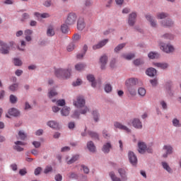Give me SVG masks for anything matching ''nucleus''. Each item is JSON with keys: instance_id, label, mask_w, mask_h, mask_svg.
<instances>
[{"instance_id": "obj_1", "label": "nucleus", "mask_w": 181, "mask_h": 181, "mask_svg": "<svg viewBox=\"0 0 181 181\" xmlns=\"http://www.w3.org/2000/svg\"><path fill=\"white\" fill-rule=\"evenodd\" d=\"M117 172L121 178L117 177L114 171L109 173V176L112 181H128V171L125 168H119ZM122 179V180H121Z\"/></svg>"}, {"instance_id": "obj_2", "label": "nucleus", "mask_w": 181, "mask_h": 181, "mask_svg": "<svg viewBox=\"0 0 181 181\" xmlns=\"http://www.w3.org/2000/svg\"><path fill=\"white\" fill-rule=\"evenodd\" d=\"M158 45L160 50L164 52V53H173L175 52V47L170 43H165L163 41H158Z\"/></svg>"}, {"instance_id": "obj_3", "label": "nucleus", "mask_w": 181, "mask_h": 181, "mask_svg": "<svg viewBox=\"0 0 181 181\" xmlns=\"http://www.w3.org/2000/svg\"><path fill=\"white\" fill-rule=\"evenodd\" d=\"M90 112V109L88 107H84V108L80 109L79 111L76 110L73 112L71 117L74 118V119H80V115H86L87 112Z\"/></svg>"}, {"instance_id": "obj_4", "label": "nucleus", "mask_w": 181, "mask_h": 181, "mask_svg": "<svg viewBox=\"0 0 181 181\" xmlns=\"http://www.w3.org/2000/svg\"><path fill=\"white\" fill-rule=\"evenodd\" d=\"M73 105L76 108H80L81 110L84 108V107H87L86 106V99L84 98V96H77L76 99L73 101Z\"/></svg>"}, {"instance_id": "obj_5", "label": "nucleus", "mask_w": 181, "mask_h": 181, "mask_svg": "<svg viewBox=\"0 0 181 181\" xmlns=\"http://www.w3.org/2000/svg\"><path fill=\"white\" fill-rule=\"evenodd\" d=\"M138 16V13L136 11H133L129 14L127 18V23L129 26L131 28H134L135 26V23H136V18Z\"/></svg>"}, {"instance_id": "obj_6", "label": "nucleus", "mask_w": 181, "mask_h": 181, "mask_svg": "<svg viewBox=\"0 0 181 181\" xmlns=\"http://www.w3.org/2000/svg\"><path fill=\"white\" fill-rule=\"evenodd\" d=\"M160 25L163 28H173L175 26V21L172 18H167L160 21Z\"/></svg>"}, {"instance_id": "obj_7", "label": "nucleus", "mask_w": 181, "mask_h": 181, "mask_svg": "<svg viewBox=\"0 0 181 181\" xmlns=\"http://www.w3.org/2000/svg\"><path fill=\"white\" fill-rule=\"evenodd\" d=\"M76 21H77V14L75 13H69L67 16L66 23V25H74Z\"/></svg>"}, {"instance_id": "obj_8", "label": "nucleus", "mask_w": 181, "mask_h": 181, "mask_svg": "<svg viewBox=\"0 0 181 181\" xmlns=\"http://www.w3.org/2000/svg\"><path fill=\"white\" fill-rule=\"evenodd\" d=\"M146 18L149 22L151 28H153L154 29H156L158 28V21H156V18L151 14H147L146 16Z\"/></svg>"}, {"instance_id": "obj_9", "label": "nucleus", "mask_w": 181, "mask_h": 181, "mask_svg": "<svg viewBox=\"0 0 181 181\" xmlns=\"http://www.w3.org/2000/svg\"><path fill=\"white\" fill-rule=\"evenodd\" d=\"M163 149L165 151V153L163 154V158H166L169 155L173 154V147L170 144L164 145Z\"/></svg>"}, {"instance_id": "obj_10", "label": "nucleus", "mask_w": 181, "mask_h": 181, "mask_svg": "<svg viewBox=\"0 0 181 181\" xmlns=\"http://www.w3.org/2000/svg\"><path fill=\"white\" fill-rule=\"evenodd\" d=\"M14 144L15 145L13 146V149H14V151H16L17 152L23 151L24 148H22L21 146H25V145H26V143L21 141H17L14 142Z\"/></svg>"}, {"instance_id": "obj_11", "label": "nucleus", "mask_w": 181, "mask_h": 181, "mask_svg": "<svg viewBox=\"0 0 181 181\" xmlns=\"http://www.w3.org/2000/svg\"><path fill=\"white\" fill-rule=\"evenodd\" d=\"M47 95L49 100H53L54 97H57L59 93L57 92V90H56V87L49 88Z\"/></svg>"}, {"instance_id": "obj_12", "label": "nucleus", "mask_w": 181, "mask_h": 181, "mask_svg": "<svg viewBox=\"0 0 181 181\" xmlns=\"http://www.w3.org/2000/svg\"><path fill=\"white\" fill-rule=\"evenodd\" d=\"M136 84H138V78H130L125 81L126 87H136Z\"/></svg>"}, {"instance_id": "obj_13", "label": "nucleus", "mask_w": 181, "mask_h": 181, "mask_svg": "<svg viewBox=\"0 0 181 181\" xmlns=\"http://www.w3.org/2000/svg\"><path fill=\"white\" fill-rule=\"evenodd\" d=\"M128 158L130 163H132L133 166L138 163V158H136V155H135L134 152L129 151Z\"/></svg>"}, {"instance_id": "obj_14", "label": "nucleus", "mask_w": 181, "mask_h": 181, "mask_svg": "<svg viewBox=\"0 0 181 181\" xmlns=\"http://www.w3.org/2000/svg\"><path fill=\"white\" fill-rule=\"evenodd\" d=\"M132 127H134V128H136V129H142L143 128L142 122H141V119H139V118H134L132 120Z\"/></svg>"}, {"instance_id": "obj_15", "label": "nucleus", "mask_w": 181, "mask_h": 181, "mask_svg": "<svg viewBox=\"0 0 181 181\" xmlns=\"http://www.w3.org/2000/svg\"><path fill=\"white\" fill-rule=\"evenodd\" d=\"M107 43H108V39H105L100 41L99 42H98L92 47L93 50H98V49L104 47V46H105Z\"/></svg>"}, {"instance_id": "obj_16", "label": "nucleus", "mask_w": 181, "mask_h": 181, "mask_svg": "<svg viewBox=\"0 0 181 181\" xmlns=\"http://www.w3.org/2000/svg\"><path fill=\"white\" fill-rule=\"evenodd\" d=\"M114 127L115 128H117L118 129H121L122 131H126V132H131V129L129 128H128V127L122 124L120 122H115L114 123Z\"/></svg>"}, {"instance_id": "obj_17", "label": "nucleus", "mask_w": 181, "mask_h": 181, "mask_svg": "<svg viewBox=\"0 0 181 181\" xmlns=\"http://www.w3.org/2000/svg\"><path fill=\"white\" fill-rule=\"evenodd\" d=\"M0 52L2 54H8L9 53V45L8 44L4 42H0Z\"/></svg>"}, {"instance_id": "obj_18", "label": "nucleus", "mask_w": 181, "mask_h": 181, "mask_svg": "<svg viewBox=\"0 0 181 181\" xmlns=\"http://www.w3.org/2000/svg\"><path fill=\"white\" fill-rule=\"evenodd\" d=\"M87 148L88 149L89 152L91 153H95L97 152V148L95 147V144L93 141H89L86 144Z\"/></svg>"}, {"instance_id": "obj_19", "label": "nucleus", "mask_w": 181, "mask_h": 181, "mask_svg": "<svg viewBox=\"0 0 181 181\" xmlns=\"http://www.w3.org/2000/svg\"><path fill=\"white\" fill-rule=\"evenodd\" d=\"M107 62H108V57L107 55H103L100 58L101 70H105V66H107Z\"/></svg>"}, {"instance_id": "obj_20", "label": "nucleus", "mask_w": 181, "mask_h": 181, "mask_svg": "<svg viewBox=\"0 0 181 181\" xmlns=\"http://www.w3.org/2000/svg\"><path fill=\"white\" fill-rule=\"evenodd\" d=\"M138 148H139L138 149L139 153L144 155V153L146 152V148L148 147L146 146V144H145V142L139 141L138 143Z\"/></svg>"}, {"instance_id": "obj_21", "label": "nucleus", "mask_w": 181, "mask_h": 181, "mask_svg": "<svg viewBox=\"0 0 181 181\" xmlns=\"http://www.w3.org/2000/svg\"><path fill=\"white\" fill-rule=\"evenodd\" d=\"M112 148V145L111 144V142L108 141L105 143L102 147V152L103 153H110V151H111Z\"/></svg>"}, {"instance_id": "obj_22", "label": "nucleus", "mask_w": 181, "mask_h": 181, "mask_svg": "<svg viewBox=\"0 0 181 181\" xmlns=\"http://www.w3.org/2000/svg\"><path fill=\"white\" fill-rule=\"evenodd\" d=\"M8 113L11 117H19L21 115V111L15 107L10 108L8 111Z\"/></svg>"}, {"instance_id": "obj_23", "label": "nucleus", "mask_w": 181, "mask_h": 181, "mask_svg": "<svg viewBox=\"0 0 181 181\" xmlns=\"http://www.w3.org/2000/svg\"><path fill=\"white\" fill-rule=\"evenodd\" d=\"M71 109L69 106H64L61 110V115L62 117H69Z\"/></svg>"}, {"instance_id": "obj_24", "label": "nucleus", "mask_w": 181, "mask_h": 181, "mask_svg": "<svg viewBox=\"0 0 181 181\" xmlns=\"http://www.w3.org/2000/svg\"><path fill=\"white\" fill-rule=\"evenodd\" d=\"M127 93L131 97H135L136 95V86H127Z\"/></svg>"}, {"instance_id": "obj_25", "label": "nucleus", "mask_w": 181, "mask_h": 181, "mask_svg": "<svg viewBox=\"0 0 181 181\" xmlns=\"http://www.w3.org/2000/svg\"><path fill=\"white\" fill-rule=\"evenodd\" d=\"M163 40H173L175 39V35L170 33H166L160 36Z\"/></svg>"}, {"instance_id": "obj_26", "label": "nucleus", "mask_w": 181, "mask_h": 181, "mask_svg": "<svg viewBox=\"0 0 181 181\" xmlns=\"http://www.w3.org/2000/svg\"><path fill=\"white\" fill-rule=\"evenodd\" d=\"M87 80L89 81L90 83H91V86L93 88H95V87H97V83L95 82V78L94 77V75L93 74L88 75Z\"/></svg>"}, {"instance_id": "obj_27", "label": "nucleus", "mask_w": 181, "mask_h": 181, "mask_svg": "<svg viewBox=\"0 0 181 181\" xmlns=\"http://www.w3.org/2000/svg\"><path fill=\"white\" fill-rule=\"evenodd\" d=\"M78 30H83L86 28V24L84 23V18H79L77 23Z\"/></svg>"}, {"instance_id": "obj_28", "label": "nucleus", "mask_w": 181, "mask_h": 181, "mask_svg": "<svg viewBox=\"0 0 181 181\" xmlns=\"http://www.w3.org/2000/svg\"><path fill=\"white\" fill-rule=\"evenodd\" d=\"M71 76V69H64L62 73V78H70Z\"/></svg>"}, {"instance_id": "obj_29", "label": "nucleus", "mask_w": 181, "mask_h": 181, "mask_svg": "<svg viewBox=\"0 0 181 181\" xmlns=\"http://www.w3.org/2000/svg\"><path fill=\"white\" fill-rule=\"evenodd\" d=\"M156 69L155 68H148L146 71V74L147 76H149V77H155V76H156Z\"/></svg>"}, {"instance_id": "obj_30", "label": "nucleus", "mask_w": 181, "mask_h": 181, "mask_svg": "<svg viewBox=\"0 0 181 181\" xmlns=\"http://www.w3.org/2000/svg\"><path fill=\"white\" fill-rule=\"evenodd\" d=\"M67 177L70 180H77V179H78V174L76 172L71 171L67 174Z\"/></svg>"}, {"instance_id": "obj_31", "label": "nucleus", "mask_w": 181, "mask_h": 181, "mask_svg": "<svg viewBox=\"0 0 181 181\" xmlns=\"http://www.w3.org/2000/svg\"><path fill=\"white\" fill-rule=\"evenodd\" d=\"M157 19H160L162 21L163 19H166V18H169V13L166 12H158L156 13Z\"/></svg>"}, {"instance_id": "obj_32", "label": "nucleus", "mask_w": 181, "mask_h": 181, "mask_svg": "<svg viewBox=\"0 0 181 181\" xmlns=\"http://www.w3.org/2000/svg\"><path fill=\"white\" fill-rule=\"evenodd\" d=\"M161 165L164 170H166L168 173H173V170H172V168H170V166H169V164L168 163L163 161L161 163Z\"/></svg>"}, {"instance_id": "obj_33", "label": "nucleus", "mask_w": 181, "mask_h": 181, "mask_svg": "<svg viewBox=\"0 0 181 181\" xmlns=\"http://www.w3.org/2000/svg\"><path fill=\"white\" fill-rule=\"evenodd\" d=\"M63 68H58L54 69V74L57 78H63Z\"/></svg>"}, {"instance_id": "obj_34", "label": "nucleus", "mask_w": 181, "mask_h": 181, "mask_svg": "<svg viewBox=\"0 0 181 181\" xmlns=\"http://www.w3.org/2000/svg\"><path fill=\"white\" fill-rule=\"evenodd\" d=\"M47 125L49 127V128H52L54 129L59 128V123L54 120L47 122Z\"/></svg>"}, {"instance_id": "obj_35", "label": "nucleus", "mask_w": 181, "mask_h": 181, "mask_svg": "<svg viewBox=\"0 0 181 181\" xmlns=\"http://www.w3.org/2000/svg\"><path fill=\"white\" fill-rule=\"evenodd\" d=\"M153 65L156 67H158V69H162L163 70H165L169 67V64L168 63H154Z\"/></svg>"}, {"instance_id": "obj_36", "label": "nucleus", "mask_w": 181, "mask_h": 181, "mask_svg": "<svg viewBox=\"0 0 181 181\" xmlns=\"http://www.w3.org/2000/svg\"><path fill=\"white\" fill-rule=\"evenodd\" d=\"M88 135L90 136V138H93V139H100V135H98V133L95 132H93L91 130L88 131Z\"/></svg>"}, {"instance_id": "obj_37", "label": "nucleus", "mask_w": 181, "mask_h": 181, "mask_svg": "<svg viewBox=\"0 0 181 181\" xmlns=\"http://www.w3.org/2000/svg\"><path fill=\"white\" fill-rule=\"evenodd\" d=\"M53 103H56V105L59 107H64L66 105V100L64 99H60L57 100L56 99H52Z\"/></svg>"}, {"instance_id": "obj_38", "label": "nucleus", "mask_w": 181, "mask_h": 181, "mask_svg": "<svg viewBox=\"0 0 181 181\" xmlns=\"http://www.w3.org/2000/svg\"><path fill=\"white\" fill-rule=\"evenodd\" d=\"M80 159V155L76 154L73 156L69 160L67 161L68 165H72L74 162H77Z\"/></svg>"}, {"instance_id": "obj_39", "label": "nucleus", "mask_w": 181, "mask_h": 181, "mask_svg": "<svg viewBox=\"0 0 181 181\" xmlns=\"http://www.w3.org/2000/svg\"><path fill=\"white\" fill-rule=\"evenodd\" d=\"M121 57H122V59H125V60H132V59L135 57V54H122Z\"/></svg>"}, {"instance_id": "obj_40", "label": "nucleus", "mask_w": 181, "mask_h": 181, "mask_svg": "<svg viewBox=\"0 0 181 181\" xmlns=\"http://www.w3.org/2000/svg\"><path fill=\"white\" fill-rule=\"evenodd\" d=\"M18 88H19V83H12L8 86V90H10V91H12V93L18 91Z\"/></svg>"}, {"instance_id": "obj_41", "label": "nucleus", "mask_w": 181, "mask_h": 181, "mask_svg": "<svg viewBox=\"0 0 181 181\" xmlns=\"http://www.w3.org/2000/svg\"><path fill=\"white\" fill-rule=\"evenodd\" d=\"M86 69V64L78 63L75 65V70L77 71H83Z\"/></svg>"}, {"instance_id": "obj_42", "label": "nucleus", "mask_w": 181, "mask_h": 181, "mask_svg": "<svg viewBox=\"0 0 181 181\" xmlns=\"http://www.w3.org/2000/svg\"><path fill=\"white\" fill-rule=\"evenodd\" d=\"M92 115L95 122H98V121H100V113H98V110H93L92 112Z\"/></svg>"}, {"instance_id": "obj_43", "label": "nucleus", "mask_w": 181, "mask_h": 181, "mask_svg": "<svg viewBox=\"0 0 181 181\" xmlns=\"http://www.w3.org/2000/svg\"><path fill=\"white\" fill-rule=\"evenodd\" d=\"M148 57L153 60L154 59H158L159 57V53L156 52H151L148 54Z\"/></svg>"}, {"instance_id": "obj_44", "label": "nucleus", "mask_w": 181, "mask_h": 181, "mask_svg": "<svg viewBox=\"0 0 181 181\" xmlns=\"http://www.w3.org/2000/svg\"><path fill=\"white\" fill-rule=\"evenodd\" d=\"M126 44L125 43H122L118 45L115 49H114V52L115 53H119V52H121V50H122V49H124L125 47Z\"/></svg>"}, {"instance_id": "obj_45", "label": "nucleus", "mask_w": 181, "mask_h": 181, "mask_svg": "<svg viewBox=\"0 0 181 181\" xmlns=\"http://www.w3.org/2000/svg\"><path fill=\"white\" fill-rule=\"evenodd\" d=\"M172 124L173 127H175V128H180L181 127L180 120H179L177 118L173 119Z\"/></svg>"}, {"instance_id": "obj_46", "label": "nucleus", "mask_w": 181, "mask_h": 181, "mask_svg": "<svg viewBox=\"0 0 181 181\" xmlns=\"http://www.w3.org/2000/svg\"><path fill=\"white\" fill-rule=\"evenodd\" d=\"M102 135L105 139H110L111 138V134L108 132V130L104 129L102 132Z\"/></svg>"}, {"instance_id": "obj_47", "label": "nucleus", "mask_w": 181, "mask_h": 181, "mask_svg": "<svg viewBox=\"0 0 181 181\" xmlns=\"http://www.w3.org/2000/svg\"><path fill=\"white\" fill-rule=\"evenodd\" d=\"M25 47H26V42L21 40V45L18 46V49L20 52H25Z\"/></svg>"}, {"instance_id": "obj_48", "label": "nucleus", "mask_w": 181, "mask_h": 181, "mask_svg": "<svg viewBox=\"0 0 181 181\" xmlns=\"http://www.w3.org/2000/svg\"><path fill=\"white\" fill-rule=\"evenodd\" d=\"M138 94L141 98H144L145 95H146V89L144 88H139Z\"/></svg>"}, {"instance_id": "obj_49", "label": "nucleus", "mask_w": 181, "mask_h": 181, "mask_svg": "<svg viewBox=\"0 0 181 181\" xmlns=\"http://www.w3.org/2000/svg\"><path fill=\"white\" fill-rule=\"evenodd\" d=\"M9 101L11 104H16L18 103V97L15 95H10Z\"/></svg>"}, {"instance_id": "obj_50", "label": "nucleus", "mask_w": 181, "mask_h": 181, "mask_svg": "<svg viewBox=\"0 0 181 181\" xmlns=\"http://www.w3.org/2000/svg\"><path fill=\"white\" fill-rule=\"evenodd\" d=\"M47 36H54V28H53V26L48 27L47 30Z\"/></svg>"}, {"instance_id": "obj_51", "label": "nucleus", "mask_w": 181, "mask_h": 181, "mask_svg": "<svg viewBox=\"0 0 181 181\" xmlns=\"http://www.w3.org/2000/svg\"><path fill=\"white\" fill-rule=\"evenodd\" d=\"M165 92L170 95H173V93H172V85L169 83L165 84Z\"/></svg>"}, {"instance_id": "obj_52", "label": "nucleus", "mask_w": 181, "mask_h": 181, "mask_svg": "<svg viewBox=\"0 0 181 181\" xmlns=\"http://www.w3.org/2000/svg\"><path fill=\"white\" fill-rule=\"evenodd\" d=\"M13 64L14 66H21L23 64L22 60L19 58L13 59Z\"/></svg>"}, {"instance_id": "obj_53", "label": "nucleus", "mask_w": 181, "mask_h": 181, "mask_svg": "<svg viewBox=\"0 0 181 181\" xmlns=\"http://www.w3.org/2000/svg\"><path fill=\"white\" fill-rule=\"evenodd\" d=\"M74 49H76V44H74V42L70 43V44L66 47V50H67V52H73Z\"/></svg>"}, {"instance_id": "obj_54", "label": "nucleus", "mask_w": 181, "mask_h": 181, "mask_svg": "<svg viewBox=\"0 0 181 181\" xmlns=\"http://www.w3.org/2000/svg\"><path fill=\"white\" fill-rule=\"evenodd\" d=\"M104 89L105 93H111V91H112V86H111V84L107 83L105 85Z\"/></svg>"}, {"instance_id": "obj_55", "label": "nucleus", "mask_w": 181, "mask_h": 181, "mask_svg": "<svg viewBox=\"0 0 181 181\" xmlns=\"http://www.w3.org/2000/svg\"><path fill=\"white\" fill-rule=\"evenodd\" d=\"M61 30L62 33H69V27L66 24L61 25Z\"/></svg>"}, {"instance_id": "obj_56", "label": "nucleus", "mask_w": 181, "mask_h": 181, "mask_svg": "<svg viewBox=\"0 0 181 181\" xmlns=\"http://www.w3.org/2000/svg\"><path fill=\"white\" fill-rule=\"evenodd\" d=\"M144 62L142 59H136L134 61V66H141V64H144Z\"/></svg>"}, {"instance_id": "obj_57", "label": "nucleus", "mask_w": 181, "mask_h": 181, "mask_svg": "<svg viewBox=\"0 0 181 181\" xmlns=\"http://www.w3.org/2000/svg\"><path fill=\"white\" fill-rule=\"evenodd\" d=\"M18 136L22 141H25V139H26V134H25V132L23 131L18 132Z\"/></svg>"}, {"instance_id": "obj_58", "label": "nucleus", "mask_w": 181, "mask_h": 181, "mask_svg": "<svg viewBox=\"0 0 181 181\" xmlns=\"http://www.w3.org/2000/svg\"><path fill=\"white\" fill-rule=\"evenodd\" d=\"M160 105H161L163 110H168V103H166V102H165V100H161L160 102Z\"/></svg>"}, {"instance_id": "obj_59", "label": "nucleus", "mask_w": 181, "mask_h": 181, "mask_svg": "<svg viewBox=\"0 0 181 181\" xmlns=\"http://www.w3.org/2000/svg\"><path fill=\"white\" fill-rule=\"evenodd\" d=\"M81 168L83 170V173H86V175H88V173H90V169L88 168V167L86 166L85 165H82Z\"/></svg>"}, {"instance_id": "obj_60", "label": "nucleus", "mask_w": 181, "mask_h": 181, "mask_svg": "<svg viewBox=\"0 0 181 181\" xmlns=\"http://www.w3.org/2000/svg\"><path fill=\"white\" fill-rule=\"evenodd\" d=\"M82 83L81 79H77L76 81L73 82L72 85L74 87H77L78 86H81Z\"/></svg>"}, {"instance_id": "obj_61", "label": "nucleus", "mask_w": 181, "mask_h": 181, "mask_svg": "<svg viewBox=\"0 0 181 181\" xmlns=\"http://www.w3.org/2000/svg\"><path fill=\"white\" fill-rule=\"evenodd\" d=\"M110 67H111L112 69H114V67H115V64H117V59L112 58V59H111V61H110Z\"/></svg>"}, {"instance_id": "obj_62", "label": "nucleus", "mask_w": 181, "mask_h": 181, "mask_svg": "<svg viewBox=\"0 0 181 181\" xmlns=\"http://www.w3.org/2000/svg\"><path fill=\"white\" fill-rule=\"evenodd\" d=\"M150 83L151 86H153V87H156V86H158V79L156 78L151 79L150 80Z\"/></svg>"}, {"instance_id": "obj_63", "label": "nucleus", "mask_w": 181, "mask_h": 181, "mask_svg": "<svg viewBox=\"0 0 181 181\" xmlns=\"http://www.w3.org/2000/svg\"><path fill=\"white\" fill-rule=\"evenodd\" d=\"M24 110L25 111H28L29 110H32V106L30 105V104H29V102H25V103Z\"/></svg>"}, {"instance_id": "obj_64", "label": "nucleus", "mask_w": 181, "mask_h": 181, "mask_svg": "<svg viewBox=\"0 0 181 181\" xmlns=\"http://www.w3.org/2000/svg\"><path fill=\"white\" fill-rule=\"evenodd\" d=\"M54 180L56 181H62V180H63V176H62V175H60V174H57L55 175Z\"/></svg>"}]
</instances>
